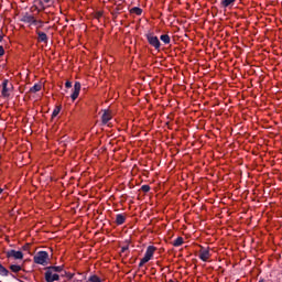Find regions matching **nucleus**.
Wrapping results in <instances>:
<instances>
[{
	"mask_svg": "<svg viewBox=\"0 0 282 282\" xmlns=\"http://www.w3.org/2000/svg\"><path fill=\"white\" fill-rule=\"evenodd\" d=\"M7 259H14L15 261H23V251L11 249L6 252Z\"/></svg>",
	"mask_w": 282,
	"mask_h": 282,
	"instance_id": "obj_5",
	"label": "nucleus"
},
{
	"mask_svg": "<svg viewBox=\"0 0 282 282\" xmlns=\"http://www.w3.org/2000/svg\"><path fill=\"white\" fill-rule=\"evenodd\" d=\"M65 87H66L67 89H70V87H72V82H66V83H65Z\"/></svg>",
	"mask_w": 282,
	"mask_h": 282,
	"instance_id": "obj_26",
	"label": "nucleus"
},
{
	"mask_svg": "<svg viewBox=\"0 0 282 282\" xmlns=\"http://www.w3.org/2000/svg\"><path fill=\"white\" fill-rule=\"evenodd\" d=\"M141 191H143V193H149V191H151V186L143 185V186H141Z\"/></svg>",
	"mask_w": 282,
	"mask_h": 282,
	"instance_id": "obj_23",
	"label": "nucleus"
},
{
	"mask_svg": "<svg viewBox=\"0 0 282 282\" xmlns=\"http://www.w3.org/2000/svg\"><path fill=\"white\" fill-rule=\"evenodd\" d=\"M126 221H127V215L118 214L116 216V224H117V226H122V224H124Z\"/></svg>",
	"mask_w": 282,
	"mask_h": 282,
	"instance_id": "obj_11",
	"label": "nucleus"
},
{
	"mask_svg": "<svg viewBox=\"0 0 282 282\" xmlns=\"http://www.w3.org/2000/svg\"><path fill=\"white\" fill-rule=\"evenodd\" d=\"M36 34H37L39 41L41 43H47V34H45L44 32H41V31H36Z\"/></svg>",
	"mask_w": 282,
	"mask_h": 282,
	"instance_id": "obj_13",
	"label": "nucleus"
},
{
	"mask_svg": "<svg viewBox=\"0 0 282 282\" xmlns=\"http://www.w3.org/2000/svg\"><path fill=\"white\" fill-rule=\"evenodd\" d=\"M45 279L47 282H54L58 281L61 276L58 275V273L54 272V269L48 268V270L45 272Z\"/></svg>",
	"mask_w": 282,
	"mask_h": 282,
	"instance_id": "obj_8",
	"label": "nucleus"
},
{
	"mask_svg": "<svg viewBox=\"0 0 282 282\" xmlns=\"http://www.w3.org/2000/svg\"><path fill=\"white\" fill-rule=\"evenodd\" d=\"M0 276H10V271L0 263Z\"/></svg>",
	"mask_w": 282,
	"mask_h": 282,
	"instance_id": "obj_14",
	"label": "nucleus"
},
{
	"mask_svg": "<svg viewBox=\"0 0 282 282\" xmlns=\"http://www.w3.org/2000/svg\"><path fill=\"white\" fill-rule=\"evenodd\" d=\"M42 85L41 84H35L31 89H30V93L31 94H36V91H41L42 89Z\"/></svg>",
	"mask_w": 282,
	"mask_h": 282,
	"instance_id": "obj_19",
	"label": "nucleus"
},
{
	"mask_svg": "<svg viewBox=\"0 0 282 282\" xmlns=\"http://www.w3.org/2000/svg\"><path fill=\"white\" fill-rule=\"evenodd\" d=\"M69 279H74V274H70Z\"/></svg>",
	"mask_w": 282,
	"mask_h": 282,
	"instance_id": "obj_30",
	"label": "nucleus"
},
{
	"mask_svg": "<svg viewBox=\"0 0 282 282\" xmlns=\"http://www.w3.org/2000/svg\"><path fill=\"white\" fill-rule=\"evenodd\" d=\"M51 270H54L55 274H58V272H63V267H51Z\"/></svg>",
	"mask_w": 282,
	"mask_h": 282,
	"instance_id": "obj_21",
	"label": "nucleus"
},
{
	"mask_svg": "<svg viewBox=\"0 0 282 282\" xmlns=\"http://www.w3.org/2000/svg\"><path fill=\"white\" fill-rule=\"evenodd\" d=\"M212 254H210V248H206V247H200L199 251H198V259H200V261H209Z\"/></svg>",
	"mask_w": 282,
	"mask_h": 282,
	"instance_id": "obj_7",
	"label": "nucleus"
},
{
	"mask_svg": "<svg viewBox=\"0 0 282 282\" xmlns=\"http://www.w3.org/2000/svg\"><path fill=\"white\" fill-rule=\"evenodd\" d=\"M132 12H133L134 14H137L138 17H140V14H142V9L135 7V8L132 9Z\"/></svg>",
	"mask_w": 282,
	"mask_h": 282,
	"instance_id": "obj_22",
	"label": "nucleus"
},
{
	"mask_svg": "<svg viewBox=\"0 0 282 282\" xmlns=\"http://www.w3.org/2000/svg\"><path fill=\"white\" fill-rule=\"evenodd\" d=\"M175 248H178V246H183L184 245V238L178 237L176 238L173 243H172Z\"/></svg>",
	"mask_w": 282,
	"mask_h": 282,
	"instance_id": "obj_16",
	"label": "nucleus"
},
{
	"mask_svg": "<svg viewBox=\"0 0 282 282\" xmlns=\"http://www.w3.org/2000/svg\"><path fill=\"white\" fill-rule=\"evenodd\" d=\"M158 252V247L149 246L145 250L144 257L140 260L139 268H142L145 263H149L153 259V254Z\"/></svg>",
	"mask_w": 282,
	"mask_h": 282,
	"instance_id": "obj_1",
	"label": "nucleus"
},
{
	"mask_svg": "<svg viewBox=\"0 0 282 282\" xmlns=\"http://www.w3.org/2000/svg\"><path fill=\"white\" fill-rule=\"evenodd\" d=\"M3 54H6V50L3 48V46H0V56H3Z\"/></svg>",
	"mask_w": 282,
	"mask_h": 282,
	"instance_id": "obj_25",
	"label": "nucleus"
},
{
	"mask_svg": "<svg viewBox=\"0 0 282 282\" xmlns=\"http://www.w3.org/2000/svg\"><path fill=\"white\" fill-rule=\"evenodd\" d=\"M23 23H28L29 25H37V28H43V21L35 20L34 15L25 14L22 18Z\"/></svg>",
	"mask_w": 282,
	"mask_h": 282,
	"instance_id": "obj_3",
	"label": "nucleus"
},
{
	"mask_svg": "<svg viewBox=\"0 0 282 282\" xmlns=\"http://www.w3.org/2000/svg\"><path fill=\"white\" fill-rule=\"evenodd\" d=\"M86 282H102V279H100V276L94 274V275H90Z\"/></svg>",
	"mask_w": 282,
	"mask_h": 282,
	"instance_id": "obj_17",
	"label": "nucleus"
},
{
	"mask_svg": "<svg viewBox=\"0 0 282 282\" xmlns=\"http://www.w3.org/2000/svg\"><path fill=\"white\" fill-rule=\"evenodd\" d=\"M46 8H51V6L54 3L55 0H43Z\"/></svg>",
	"mask_w": 282,
	"mask_h": 282,
	"instance_id": "obj_24",
	"label": "nucleus"
},
{
	"mask_svg": "<svg viewBox=\"0 0 282 282\" xmlns=\"http://www.w3.org/2000/svg\"><path fill=\"white\" fill-rule=\"evenodd\" d=\"M160 39L165 45H169V43H171V36H169V34H163Z\"/></svg>",
	"mask_w": 282,
	"mask_h": 282,
	"instance_id": "obj_18",
	"label": "nucleus"
},
{
	"mask_svg": "<svg viewBox=\"0 0 282 282\" xmlns=\"http://www.w3.org/2000/svg\"><path fill=\"white\" fill-rule=\"evenodd\" d=\"M147 40H148L149 45L154 47V50H160L161 43H160V39H158V36H155L153 33H149V34H147Z\"/></svg>",
	"mask_w": 282,
	"mask_h": 282,
	"instance_id": "obj_6",
	"label": "nucleus"
},
{
	"mask_svg": "<svg viewBox=\"0 0 282 282\" xmlns=\"http://www.w3.org/2000/svg\"><path fill=\"white\" fill-rule=\"evenodd\" d=\"M235 1H237V0H223L221 6H223V8H230V6L235 4Z\"/></svg>",
	"mask_w": 282,
	"mask_h": 282,
	"instance_id": "obj_15",
	"label": "nucleus"
},
{
	"mask_svg": "<svg viewBox=\"0 0 282 282\" xmlns=\"http://www.w3.org/2000/svg\"><path fill=\"white\" fill-rule=\"evenodd\" d=\"M80 83L79 82H76L74 84V89H73V94L70 95V98L74 102V100H76L78 98V96H80Z\"/></svg>",
	"mask_w": 282,
	"mask_h": 282,
	"instance_id": "obj_10",
	"label": "nucleus"
},
{
	"mask_svg": "<svg viewBox=\"0 0 282 282\" xmlns=\"http://www.w3.org/2000/svg\"><path fill=\"white\" fill-rule=\"evenodd\" d=\"M9 270H11L14 274H19V272H21V270H23V265L11 264V265H9Z\"/></svg>",
	"mask_w": 282,
	"mask_h": 282,
	"instance_id": "obj_12",
	"label": "nucleus"
},
{
	"mask_svg": "<svg viewBox=\"0 0 282 282\" xmlns=\"http://www.w3.org/2000/svg\"><path fill=\"white\" fill-rule=\"evenodd\" d=\"M1 193H3V188L0 187V195H1Z\"/></svg>",
	"mask_w": 282,
	"mask_h": 282,
	"instance_id": "obj_29",
	"label": "nucleus"
},
{
	"mask_svg": "<svg viewBox=\"0 0 282 282\" xmlns=\"http://www.w3.org/2000/svg\"><path fill=\"white\" fill-rule=\"evenodd\" d=\"M72 282H85V281L78 280V279H73Z\"/></svg>",
	"mask_w": 282,
	"mask_h": 282,
	"instance_id": "obj_27",
	"label": "nucleus"
},
{
	"mask_svg": "<svg viewBox=\"0 0 282 282\" xmlns=\"http://www.w3.org/2000/svg\"><path fill=\"white\" fill-rule=\"evenodd\" d=\"M33 261L37 265H47V261H50V253H47V251H39L34 256Z\"/></svg>",
	"mask_w": 282,
	"mask_h": 282,
	"instance_id": "obj_2",
	"label": "nucleus"
},
{
	"mask_svg": "<svg viewBox=\"0 0 282 282\" xmlns=\"http://www.w3.org/2000/svg\"><path fill=\"white\" fill-rule=\"evenodd\" d=\"M61 109L62 107L61 106H56L53 110V113H52V118H56V116H58V113H61Z\"/></svg>",
	"mask_w": 282,
	"mask_h": 282,
	"instance_id": "obj_20",
	"label": "nucleus"
},
{
	"mask_svg": "<svg viewBox=\"0 0 282 282\" xmlns=\"http://www.w3.org/2000/svg\"><path fill=\"white\" fill-rule=\"evenodd\" d=\"M113 118V112L111 110H104V113L101 116V122L102 124H107L110 127L109 121Z\"/></svg>",
	"mask_w": 282,
	"mask_h": 282,
	"instance_id": "obj_9",
	"label": "nucleus"
},
{
	"mask_svg": "<svg viewBox=\"0 0 282 282\" xmlns=\"http://www.w3.org/2000/svg\"><path fill=\"white\" fill-rule=\"evenodd\" d=\"M12 89H14L12 84H10L8 79H4L2 83V90H1L2 98H10V94H12Z\"/></svg>",
	"mask_w": 282,
	"mask_h": 282,
	"instance_id": "obj_4",
	"label": "nucleus"
},
{
	"mask_svg": "<svg viewBox=\"0 0 282 282\" xmlns=\"http://www.w3.org/2000/svg\"><path fill=\"white\" fill-rule=\"evenodd\" d=\"M259 282H265V280H259Z\"/></svg>",
	"mask_w": 282,
	"mask_h": 282,
	"instance_id": "obj_31",
	"label": "nucleus"
},
{
	"mask_svg": "<svg viewBox=\"0 0 282 282\" xmlns=\"http://www.w3.org/2000/svg\"><path fill=\"white\" fill-rule=\"evenodd\" d=\"M3 41V33L0 31V43Z\"/></svg>",
	"mask_w": 282,
	"mask_h": 282,
	"instance_id": "obj_28",
	"label": "nucleus"
}]
</instances>
